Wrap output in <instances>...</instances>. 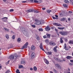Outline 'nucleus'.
Returning <instances> with one entry per match:
<instances>
[{
	"instance_id": "obj_1",
	"label": "nucleus",
	"mask_w": 73,
	"mask_h": 73,
	"mask_svg": "<svg viewBox=\"0 0 73 73\" xmlns=\"http://www.w3.org/2000/svg\"><path fill=\"white\" fill-rule=\"evenodd\" d=\"M35 21L36 22L34 24L35 25H41V24H44V21L43 20L39 21L38 19H35Z\"/></svg>"
},
{
	"instance_id": "obj_2",
	"label": "nucleus",
	"mask_w": 73,
	"mask_h": 73,
	"mask_svg": "<svg viewBox=\"0 0 73 73\" xmlns=\"http://www.w3.org/2000/svg\"><path fill=\"white\" fill-rule=\"evenodd\" d=\"M59 33L62 36H66L68 35V32L65 31H60Z\"/></svg>"
},
{
	"instance_id": "obj_3",
	"label": "nucleus",
	"mask_w": 73,
	"mask_h": 73,
	"mask_svg": "<svg viewBox=\"0 0 73 73\" xmlns=\"http://www.w3.org/2000/svg\"><path fill=\"white\" fill-rule=\"evenodd\" d=\"M28 45V43L27 42L23 46V47L21 48L22 49H24V48H26L27 47V46Z\"/></svg>"
},
{
	"instance_id": "obj_4",
	"label": "nucleus",
	"mask_w": 73,
	"mask_h": 73,
	"mask_svg": "<svg viewBox=\"0 0 73 73\" xmlns=\"http://www.w3.org/2000/svg\"><path fill=\"white\" fill-rule=\"evenodd\" d=\"M53 25H55V26H57V27H61L62 26V25L60 24V23L58 24L57 23H53Z\"/></svg>"
},
{
	"instance_id": "obj_5",
	"label": "nucleus",
	"mask_w": 73,
	"mask_h": 73,
	"mask_svg": "<svg viewBox=\"0 0 73 73\" xmlns=\"http://www.w3.org/2000/svg\"><path fill=\"white\" fill-rule=\"evenodd\" d=\"M45 29L46 31H50V28H49V26H47L45 28Z\"/></svg>"
},
{
	"instance_id": "obj_6",
	"label": "nucleus",
	"mask_w": 73,
	"mask_h": 73,
	"mask_svg": "<svg viewBox=\"0 0 73 73\" xmlns=\"http://www.w3.org/2000/svg\"><path fill=\"white\" fill-rule=\"evenodd\" d=\"M3 19V20L4 22H6L7 21V20L8 19V18L7 17H4L2 19Z\"/></svg>"
},
{
	"instance_id": "obj_7",
	"label": "nucleus",
	"mask_w": 73,
	"mask_h": 73,
	"mask_svg": "<svg viewBox=\"0 0 73 73\" xmlns=\"http://www.w3.org/2000/svg\"><path fill=\"white\" fill-rule=\"evenodd\" d=\"M36 56V54L35 52H33L31 55V56L32 58H35Z\"/></svg>"
},
{
	"instance_id": "obj_8",
	"label": "nucleus",
	"mask_w": 73,
	"mask_h": 73,
	"mask_svg": "<svg viewBox=\"0 0 73 73\" xmlns=\"http://www.w3.org/2000/svg\"><path fill=\"white\" fill-rule=\"evenodd\" d=\"M55 66H56L59 69H61V67L60 65L58 64H55Z\"/></svg>"
},
{
	"instance_id": "obj_9",
	"label": "nucleus",
	"mask_w": 73,
	"mask_h": 73,
	"mask_svg": "<svg viewBox=\"0 0 73 73\" xmlns=\"http://www.w3.org/2000/svg\"><path fill=\"white\" fill-rule=\"evenodd\" d=\"M30 1L32 3H38V1L37 0H30Z\"/></svg>"
},
{
	"instance_id": "obj_10",
	"label": "nucleus",
	"mask_w": 73,
	"mask_h": 73,
	"mask_svg": "<svg viewBox=\"0 0 73 73\" xmlns=\"http://www.w3.org/2000/svg\"><path fill=\"white\" fill-rule=\"evenodd\" d=\"M27 12H34V10L32 9H30L27 10Z\"/></svg>"
},
{
	"instance_id": "obj_11",
	"label": "nucleus",
	"mask_w": 73,
	"mask_h": 73,
	"mask_svg": "<svg viewBox=\"0 0 73 73\" xmlns=\"http://www.w3.org/2000/svg\"><path fill=\"white\" fill-rule=\"evenodd\" d=\"M40 49L43 50V51H44V48H43V46H42V43H40Z\"/></svg>"
},
{
	"instance_id": "obj_12",
	"label": "nucleus",
	"mask_w": 73,
	"mask_h": 73,
	"mask_svg": "<svg viewBox=\"0 0 73 73\" xmlns=\"http://www.w3.org/2000/svg\"><path fill=\"white\" fill-rule=\"evenodd\" d=\"M13 48V46L12 44H10L8 46V48L9 49H10V48Z\"/></svg>"
},
{
	"instance_id": "obj_13",
	"label": "nucleus",
	"mask_w": 73,
	"mask_h": 73,
	"mask_svg": "<svg viewBox=\"0 0 73 73\" xmlns=\"http://www.w3.org/2000/svg\"><path fill=\"white\" fill-rule=\"evenodd\" d=\"M9 59H12L13 60V59H15V56H14V55H12L9 56Z\"/></svg>"
},
{
	"instance_id": "obj_14",
	"label": "nucleus",
	"mask_w": 73,
	"mask_h": 73,
	"mask_svg": "<svg viewBox=\"0 0 73 73\" xmlns=\"http://www.w3.org/2000/svg\"><path fill=\"white\" fill-rule=\"evenodd\" d=\"M50 45H52L53 46H54L56 45V44L54 42H50L49 43Z\"/></svg>"
},
{
	"instance_id": "obj_15",
	"label": "nucleus",
	"mask_w": 73,
	"mask_h": 73,
	"mask_svg": "<svg viewBox=\"0 0 73 73\" xmlns=\"http://www.w3.org/2000/svg\"><path fill=\"white\" fill-rule=\"evenodd\" d=\"M44 61L45 63L46 64H47V65H48L49 64V61H48V60H47V59H44Z\"/></svg>"
},
{
	"instance_id": "obj_16",
	"label": "nucleus",
	"mask_w": 73,
	"mask_h": 73,
	"mask_svg": "<svg viewBox=\"0 0 73 73\" xmlns=\"http://www.w3.org/2000/svg\"><path fill=\"white\" fill-rule=\"evenodd\" d=\"M31 49L32 50H33L35 49L36 47L34 46H32L31 47Z\"/></svg>"
},
{
	"instance_id": "obj_17",
	"label": "nucleus",
	"mask_w": 73,
	"mask_h": 73,
	"mask_svg": "<svg viewBox=\"0 0 73 73\" xmlns=\"http://www.w3.org/2000/svg\"><path fill=\"white\" fill-rule=\"evenodd\" d=\"M57 46H56L53 49L54 51L55 52H57Z\"/></svg>"
},
{
	"instance_id": "obj_18",
	"label": "nucleus",
	"mask_w": 73,
	"mask_h": 73,
	"mask_svg": "<svg viewBox=\"0 0 73 73\" xmlns=\"http://www.w3.org/2000/svg\"><path fill=\"white\" fill-rule=\"evenodd\" d=\"M46 35L47 36V37L48 38H50V34L47 33L46 34Z\"/></svg>"
},
{
	"instance_id": "obj_19",
	"label": "nucleus",
	"mask_w": 73,
	"mask_h": 73,
	"mask_svg": "<svg viewBox=\"0 0 73 73\" xmlns=\"http://www.w3.org/2000/svg\"><path fill=\"white\" fill-rule=\"evenodd\" d=\"M69 44H73V40H71L69 41Z\"/></svg>"
},
{
	"instance_id": "obj_20",
	"label": "nucleus",
	"mask_w": 73,
	"mask_h": 73,
	"mask_svg": "<svg viewBox=\"0 0 73 73\" xmlns=\"http://www.w3.org/2000/svg\"><path fill=\"white\" fill-rule=\"evenodd\" d=\"M64 2L65 3H66L67 4H68L69 3V1L68 0H65L64 1Z\"/></svg>"
},
{
	"instance_id": "obj_21",
	"label": "nucleus",
	"mask_w": 73,
	"mask_h": 73,
	"mask_svg": "<svg viewBox=\"0 0 73 73\" xmlns=\"http://www.w3.org/2000/svg\"><path fill=\"white\" fill-rule=\"evenodd\" d=\"M60 42L62 44L64 42V40H62V38H60Z\"/></svg>"
},
{
	"instance_id": "obj_22",
	"label": "nucleus",
	"mask_w": 73,
	"mask_h": 73,
	"mask_svg": "<svg viewBox=\"0 0 73 73\" xmlns=\"http://www.w3.org/2000/svg\"><path fill=\"white\" fill-rule=\"evenodd\" d=\"M46 53L47 54H48V55H50V54H52V52H46Z\"/></svg>"
},
{
	"instance_id": "obj_23",
	"label": "nucleus",
	"mask_w": 73,
	"mask_h": 73,
	"mask_svg": "<svg viewBox=\"0 0 73 73\" xmlns=\"http://www.w3.org/2000/svg\"><path fill=\"white\" fill-rule=\"evenodd\" d=\"M58 29L60 30H62V29H65V27H58Z\"/></svg>"
},
{
	"instance_id": "obj_24",
	"label": "nucleus",
	"mask_w": 73,
	"mask_h": 73,
	"mask_svg": "<svg viewBox=\"0 0 73 73\" xmlns=\"http://www.w3.org/2000/svg\"><path fill=\"white\" fill-rule=\"evenodd\" d=\"M22 31H25H25L27 30V29L26 28H25L24 27H23L22 28Z\"/></svg>"
},
{
	"instance_id": "obj_25",
	"label": "nucleus",
	"mask_w": 73,
	"mask_h": 73,
	"mask_svg": "<svg viewBox=\"0 0 73 73\" xmlns=\"http://www.w3.org/2000/svg\"><path fill=\"white\" fill-rule=\"evenodd\" d=\"M71 57L70 56H68L66 57V58L68 60H70L71 58Z\"/></svg>"
},
{
	"instance_id": "obj_26",
	"label": "nucleus",
	"mask_w": 73,
	"mask_h": 73,
	"mask_svg": "<svg viewBox=\"0 0 73 73\" xmlns=\"http://www.w3.org/2000/svg\"><path fill=\"white\" fill-rule=\"evenodd\" d=\"M64 45H65V47H64V49L66 50H68V49L66 48V44H64Z\"/></svg>"
},
{
	"instance_id": "obj_27",
	"label": "nucleus",
	"mask_w": 73,
	"mask_h": 73,
	"mask_svg": "<svg viewBox=\"0 0 73 73\" xmlns=\"http://www.w3.org/2000/svg\"><path fill=\"white\" fill-rule=\"evenodd\" d=\"M36 38L37 40H40V39L39 38V36L38 35H36Z\"/></svg>"
},
{
	"instance_id": "obj_28",
	"label": "nucleus",
	"mask_w": 73,
	"mask_h": 73,
	"mask_svg": "<svg viewBox=\"0 0 73 73\" xmlns=\"http://www.w3.org/2000/svg\"><path fill=\"white\" fill-rule=\"evenodd\" d=\"M63 6L66 8H67V7H68V5L66 4H63Z\"/></svg>"
},
{
	"instance_id": "obj_29",
	"label": "nucleus",
	"mask_w": 73,
	"mask_h": 73,
	"mask_svg": "<svg viewBox=\"0 0 73 73\" xmlns=\"http://www.w3.org/2000/svg\"><path fill=\"white\" fill-rule=\"evenodd\" d=\"M33 69L35 71H36V70H37V68L36 66H35L34 67Z\"/></svg>"
},
{
	"instance_id": "obj_30",
	"label": "nucleus",
	"mask_w": 73,
	"mask_h": 73,
	"mask_svg": "<svg viewBox=\"0 0 73 73\" xmlns=\"http://www.w3.org/2000/svg\"><path fill=\"white\" fill-rule=\"evenodd\" d=\"M23 66L21 65L20 66H19V69H21V68H23Z\"/></svg>"
},
{
	"instance_id": "obj_31",
	"label": "nucleus",
	"mask_w": 73,
	"mask_h": 73,
	"mask_svg": "<svg viewBox=\"0 0 73 73\" xmlns=\"http://www.w3.org/2000/svg\"><path fill=\"white\" fill-rule=\"evenodd\" d=\"M17 42H20L21 41V39H20V38H19L17 39Z\"/></svg>"
},
{
	"instance_id": "obj_32",
	"label": "nucleus",
	"mask_w": 73,
	"mask_h": 73,
	"mask_svg": "<svg viewBox=\"0 0 73 73\" xmlns=\"http://www.w3.org/2000/svg\"><path fill=\"white\" fill-rule=\"evenodd\" d=\"M47 11V13H50V12H51V10H46Z\"/></svg>"
},
{
	"instance_id": "obj_33",
	"label": "nucleus",
	"mask_w": 73,
	"mask_h": 73,
	"mask_svg": "<svg viewBox=\"0 0 73 73\" xmlns=\"http://www.w3.org/2000/svg\"><path fill=\"white\" fill-rule=\"evenodd\" d=\"M20 71L19 70L17 69V70L16 71V73H20V72H19Z\"/></svg>"
},
{
	"instance_id": "obj_34",
	"label": "nucleus",
	"mask_w": 73,
	"mask_h": 73,
	"mask_svg": "<svg viewBox=\"0 0 73 73\" xmlns=\"http://www.w3.org/2000/svg\"><path fill=\"white\" fill-rule=\"evenodd\" d=\"M5 37L6 38H7V39H8V38H9V35H6Z\"/></svg>"
},
{
	"instance_id": "obj_35",
	"label": "nucleus",
	"mask_w": 73,
	"mask_h": 73,
	"mask_svg": "<svg viewBox=\"0 0 73 73\" xmlns=\"http://www.w3.org/2000/svg\"><path fill=\"white\" fill-rule=\"evenodd\" d=\"M10 72V70H7L5 72V73H9Z\"/></svg>"
},
{
	"instance_id": "obj_36",
	"label": "nucleus",
	"mask_w": 73,
	"mask_h": 73,
	"mask_svg": "<svg viewBox=\"0 0 73 73\" xmlns=\"http://www.w3.org/2000/svg\"><path fill=\"white\" fill-rule=\"evenodd\" d=\"M53 72H54V73H57V70H55V69H54Z\"/></svg>"
},
{
	"instance_id": "obj_37",
	"label": "nucleus",
	"mask_w": 73,
	"mask_h": 73,
	"mask_svg": "<svg viewBox=\"0 0 73 73\" xmlns=\"http://www.w3.org/2000/svg\"><path fill=\"white\" fill-rule=\"evenodd\" d=\"M61 21H65V18H63L61 19Z\"/></svg>"
},
{
	"instance_id": "obj_38",
	"label": "nucleus",
	"mask_w": 73,
	"mask_h": 73,
	"mask_svg": "<svg viewBox=\"0 0 73 73\" xmlns=\"http://www.w3.org/2000/svg\"><path fill=\"white\" fill-rule=\"evenodd\" d=\"M25 62V60H23L21 62V63L22 64H24Z\"/></svg>"
},
{
	"instance_id": "obj_39",
	"label": "nucleus",
	"mask_w": 73,
	"mask_h": 73,
	"mask_svg": "<svg viewBox=\"0 0 73 73\" xmlns=\"http://www.w3.org/2000/svg\"><path fill=\"white\" fill-rule=\"evenodd\" d=\"M45 42L46 43H48L49 42V40L47 39L45 40Z\"/></svg>"
},
{
	"instance_id": "obj_40",
	"label": "nucleus",
	"mask_w": 73,
	"mask_h": 73,
	"mask_svg": "<svg viewBox=\"0 0 73 73\" xmlns=\"http://www.w3.org/2000/svg\"><path fill=\"white\" fill-rule=\"evenodd\" d=\"M43 37L44 38H47V36H46V35H45L43 36Z\"/></svg>"
},
{
	"instance_id": "obj_41",
	"label": "nucleus",
	"mask_w": 73,
	"mask_h": 73,
	"mask_svg": "<svg viewBox=\"0 0 73 73\" xmlns=\"http://www.w3.org/2000/svg\"><path fill=\"white\" fill-rule=\"evenodd\" d=\"M5 29V31H7V32H9V29H7V28H4Z\"/></svg>"
},
{
	"instance_id": "obj_42",
	"label": "nucleus",
	"mask_w": 73,
	"mask_h": 73,
	"mask_svg": "<svg viewBox=\"0 0 73 73\" xmlns=\"http://www.w3.org/2000/svg\"><path fill=\"white\" fill-rule=\"evenodd\" d=\"M14 56L15 57H18V56L16 54H14Z\"/></svg>"
},
{
	"instance_id": "obj_43",
	"label": "nucleus",
	"mask_w": 73,
	"mask_h": 73,
	"mask_svg": "<svg viewBox=\"0 0 73 73\" xmlns=\"http://www.w3.org/2000/svg\"><path fill=\"white\" fill-rule=\"evenodd\" d=\"M10 61V60H8V62L6 63V65H8V64H9V62Z\"/></svg>"
},
{
	"instance_id": "obj_44",
	"label": "nucleus",
	"mask_w": 73,
	"mask_h": 73,
	"mask_svg": "<svg viewBox=\"0 0 73 73\" xmlns=\"http://www.w3.org/2000/svg\"><path fill=\"white\" fill-rule=\"evenodd\" d=\"M38 3H42V1L41 0H39Z\"/></svg>"
},
{
	"instance_id": "obj_45",
	"label": "nucleus",
	"mask_w": 73,
	"mask_h": 73,
	"mask_svg": "<svg viewBox=\"0 0 73 73\" xmlns=\"http://www.w3.org/2000/svg\"><path fill=\"white\" fill-rule=\"evenodd\" d=\"M13 39H15V35H13L12 36Z\"/></svg>"
},
{
	"instance_id": "obj_46",
	"label": "nucleus",
	"mask_w": 73,
	"mask_h": 73,
	"mask_svg": "<svg viewBox=\"0 0 73 73\" xmlns=\"http://www.w3.org/2000/svg\"><path fill=\"white\" fill-rule=\"evenodd\" d=\"M32 26L33 28H35L36 27V26L35 25H32Z\"/></svg>"
},
{
	"instance_id": "obj_47",
	"label": "nucleus",
	"mask_w": 73,
	"mask_h": 73,
	"mask_svg": "<svg viewBox=\"0 0 73 73\" xmlns=\"http://www.w3.org/2000/svg\"><path fill=\"white\" fill-rule=\"evenodd\" d=\"M64 40L65 41H66V42H67V41H68V39H67V38H64Z\"/></svg>"
},
{
	"instance_id": "obj_48",
	"label": "nucleus",
	"mask_w": 73,
	"mask_h": 73,
	"mask_svg": "<svg viewBox=\"0 0 73 73\" xmlns=\"http://www.w3.org/2000/svg\"><path fill=\"white\" fill-rule=\"evenodd\" d=\"M39 31H43V30H42V29H39Z\"/></svg>"
},
{
	"instance_id": "obj_49",
	"label": "nucleus",
	"mask_w": 73,
	"mask_h": 73,
	"mask_svg": "<svg viewBox=\"0 0 73 73\" xmlns=\"http://www.w3.org/2000/svg\"><path fill=\"white\" fill-rule=\"evenodd\" d=\"M14 10L13 9H11L9 11L10 12H13V11Z\"/></svg>"
},
{
	"instance_id": "obj_50",
	"label": "nucleus",
	"mask_w": 73,
	"mask_h": 73,
	"mask_svg": "<svg viewBox=\"0 0 73 73\" xmlns=\"http://www.w3.org/2000/svg\"><path fill=\"white\" fill-rule=\"evenodd\" d=\"M35 13H38L39 12L38 11H37V10H36L35 11Z\"/></svg>"
},
{
	"instance_id": "obj_51",
	"label": "nucleus",
	"mask_w": 73,
	"mask_h": 73,
	"mask_svg": "<svg viewBox=\"0 0 73 73\" xmlns=\"http://www.w3.org/2000/svg\"><path fill=\"white\" fill-rule=\"evenodd\" d=\"M69 65H70V66H71V65H73V63H69Z\"/></svg>"
},
{
	"instance_id": "obj_52",
	"label": "nucleus",
	"mask_w": 73,
	"mask_h": 73,
	"mask_svg": "<svg viewBox=\"0 0 73 73\" xmlns=\"http://www.w3.org/2000/svg\"><path fill=\"white\" fill-rule=\"evenodd\" d=\"M22 3H27V1H23Z\"/></svg>"
},
{
	"instance_id": "obj_53",
	"label": "nucleus",
	"mask_w": 73,
	"mask_h": 73,
	"mask_svg": "<svg viewBox=\"0 0 73 73\" xmlns=\"http://www.w3.org/2000/svg\"><path fill=\"white\" fill-rule=\"evenodd\" d=\"M45 9L46 8L45 7L42 8V10H43L44 11V10H45Z\"/></svg>"
},
{
	"instance_id": "obj_54",
	"label": "nucleus",
	"mask_w": 73,
	"mask_h": 73,
	"mask_svg": "<svg viewBox=\"0 0 73 73\" xmlns=\"http://www.w3.org/2000/svg\"><path fill=\"white\" fill-rule=\"evenodd\" d=\"M55 31L56 32H58V30H57V29H55Z\"/></svg>"
},
{
	"instance_id": "obj_55",
	"label": "nucleus",
	"mask_w": 73,
	"mask_h": 73,
	"mask_svg": "<svg viewBox=\"0 0 73 73\" xmlns=\"http://www.w3.org/2000/svg\"><path fill=\"white\" fill-rule=\"evenodd\" d=\"M52 19H56V18L54 17H52Z\"/></svg>"
},
{
	"instance_id": "obj_56",
	"label": "nucleus",
	"mask_w": 73,
	"mask_h": 73,
	"mask_svg": "<svg viewBox=\"0 0 73 73\" xmlns=\"http://www.w3.org/2000/svg\"><path fill=\"white\" fill-rule=\"evenodd\" d=\"M70 62H73V60H70Z\"/></svg>"
},
{
	"instance_id": "obj_57",
	"label": "nucleus",
	"mask_w": 73,
	"mask_h": 73,
	"mask_svg": "<svg viewBox=\"0 0 73 73\" xmlns=\"http://www.w3.org/2000/svg\"><path fill=\"white\" fill-rule=\"evenodd\" d=\"M30 70H33V68H30Z\"/></svg>"
},
{
	"instance_id": "obj_58",
	"label": "nucleus",
	"mask_w": 73,
	"mask_h": 73,
	"mask_svg": "<svg viewBox=\"0 0 73 73\" xmlns=\"http://www.w3.org/2000/svg\"><path fill=\"white\" fill-rule=\"evenodd\" d=\"M0 68L1 69H2V66H0Z\"/></svg>"
},
{
	"instance_id": "obj_59",
	"label": "nucleus",
	"mask_w": 73,
	"mask_h": 73,
	"mask_svg": "<svg viewBox=\"0 0 73 73\" xmlns=\"http://www.w3.org/2000/svg\"><path fill=\"white\" fill-rule=\"evenodd\" d=\"M60 62H63V61L62 60H60Z\"/></svg>"
},
{
	"instance_id": "obj_60",
	"label": "nucleus",
	"mask_w": 73,
	"mask_h": 73,
	"mask_svg": "<svg viewBox=\"0 0 73 73\" xmlns=\"http://www.w3.org/2000/svg\"><path fill=\"white\" fill-rule=\"evenodd\" d=\"M55 17H58V15H55Z\"/></svg>"
},
{
	"instance_id": "obj_61",
	"label": "nucleus",
	"mask_w": 73,
	"mask_h": 73,
	"mask_svg": "<svg viewBox=\"0 0 73 73\" xmlns=\"http://www.w3.org/2000/svg\"><path fill=\"white\" fill-rule=\"evenodd\" d=\"M51 29H54V27H51Z\"/></svg>"
},
{
	"instance_id": "obj_62",
	"label": "nucleus",
	"mask_w": 73,
	"mask_h": 73,
	"mask_svg": "<svg viewBox=\"0 0 73 73\" xmlns=\"http://www.w3.org/2000/svg\"><path fill=\"white\" fill-rule=\"evenodd\" d=\"M3 1H4V2H5L7 1V0H3Z\"/></svg>"
},
{
	"instance_id": "obj_63",
	"label": "nucleus",
	"mask_w": 73,
	"mask_h": 73,
	"mask_svg": "<svg viewBox=\"0 0 73 73\" xmlns=\"http://www.w3.org/2000/svg\"><path fill=\"white\" fill-rule=\"evenodd\" d=\"M62 61H65V59H63Z\"/></svg>"
},
{
	"instance_id": "obj_64",
	"label": "nucleus",
	"mask_w": 73,
	"mask_h": 73,
	"mask_svg": "<svg viewBox=\"0 0 73 73\" xmlns=\"http://www.w3.org/2000/svg\"><path fill=\"white\" fill-rule=\"evenodd\" d=\"M68 21H70V18H69L68 19Z\"/></svg>"
}]
</instances>
